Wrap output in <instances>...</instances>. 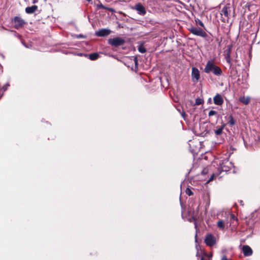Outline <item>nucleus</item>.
<instances>
[{
	"label": "nucleus",
	"mask_w": 260,
	"mask_h": 260,
	"mask_svg": "<svg viewBox=\"0 0 260 260\" xmlns=\"http://www.w3.org/2000/svg\"><path fill=\"white\" fill-rule=\"evenodd\" d=\"M204 72L209 73L212 72L216 76H220L222 74V71L218 66H215L212 61H209L204 69Z\"/></svg>",
	"instance_id": "obj_1"
},
{
	"label": "nucleus",
	"mask_w": 260,
	"mask_h": 260,
	"mask_svg": "<svg viewBox=\"0 0 260 260\" xmlns=\"http://www.w3.org/2000/svg\"><path fill=\"white\" fill-rule=\"evenodd\" d=\"M230 218L231 219H236V217L233 214H227L226 219L225 220H219L217 223V226L221 229L223 230L225 228L226 224H228L229 223L228 219Z\"/></svg>",
	"instance_id": "obj_2"
},
{
	"label": "nucleus",
	"mask_w": 260,
	"mask_h": 260,
	"mask_svg": "<svg viewBox=\"0 0 260 260\" xmlns=\"http://www.w3.org/2000/svg\"><path fill=\"white\" fill-rule=\"evenodd\" d=\"M188 30L191 33L196 36H200L203 38H206L207 36V33L202 29L200 28L191 26L188 28Z\"/></svg>",
	"instance_id": "obj_3"
},
{
	"label": "nucleus",
	"mask_w": 260,
	"mask_h": 260,
	"mask_svg": "<svg viewBox=\"0 0 260 260\" xmlns=\"http://www.w3.org/2000/svg\"><path fill=\"white\" fill-rule=\"evenodd\" d=\"M125 41L123 39L116 37L109 40V44L115 47H118L124 44Z\"/></svg>",
	"instance_id": "obj_4"
},
{
	"label": "nucleus",
	"mask_w": 260,
	"mask_h": 260,
	"mask_svg": "<svg viewBox=\"0 0 260 260\" xmlns=\"http://www.w3.org/2000/svg\"><path fill=\"white\" fill-rule=\"evenodd\" d=\"M191 76L192 82L196 83H197L200 78L199 70L195 67L192 68Z\"/></svg>",
	"instance_id": "obj_5"
},
{
	"label": "nucleus",
	"mask_w": 260,
	"mask_h": 260,
	"mask_svg": "<svg viewBox=\"0 0 260 260\" xmlns=\"http://www.w3.org/2000/svg\"><path fill=\"white\" fill-rule=\"evenodd\" d=\"M14 27L16 29H19L23 27L25 24L24 21L19 17H15L12 21Z\"/></svg>",
	"instance_id": "obj_6"
},
{
	"label": "nucleus",
	"mask_w": 260,
	"mask_h": 260,
	"mask_svg": "<svg viewBox=\"0 0 260 260\" xmlns=\"http://www.w3.org/2000/svg\"><path fill=\"white\" fill-rule=\"evenodd\" d=\"M205 242L207 245L211 247L215 244V239L212 235L209 234L205 237Z\"/></svg>",
	"instance_id": "obj_7"
},
{
	"label": "nucleus",
	"mask_w": 260,
	"mask_h": 260,
	"mask_svg": "<svg viewBox=\"0 0 260 260\" xmlns=\"http://www.w3.org/2000/svg\"><path fill=\"white\" fill-rule=\"evenodd\" d=\"M133 9L136 10L139 15H144L146 13L145 7L141 3L136 4Z\"/></svg>",
	"instance_id": "obj_8"
},
{
	"label": "nucleus",
	"mask_w": 260,
	"mask_h": 260,
	"mask_svg": "<svg viewBox=\"0 0 260 260\" xmlns=\"http://www.w3.org/2000/svg\"><path fill=\"white\" fill-rule=\"evenodd\" d=\"M111 33V30L109 29H101L95 32V35L98 37H104L109 35Z\"/></svg>",
	"instance_id": "obj_9"
},
{
	"label": "nucleus",
	"mask_w": 260,
	"mask_h": 260,
	"mask_svg": "<svg viewBox=\"0 0 260 260\" xmlns=\"http://www.w3.org/2000/svg\"><path fill=\"white\" fill-rule=\"evenodd\" d=\"M213 101L214 104L218 106H221L223 103V100L222 98L221 95L219 94H217L214 98H213Z\"/></svg>",
	"instance_id": "obj_10"
},
{
	"label": "nucleus",
	"mask_w": 260,
	"mask_h": 260,
	"mask_svg": "<svg viewBox=\"0 0 260 260\" xmlns=\"http://www.w3.org/2000/svg\"><path fill=\"white\" fill-rule=\"evenodd\" d=\"M242 251L245 256H250L252 254V249L248 245H244L242 247Z\"/></svg>",
	"instance_id": "obj_11"
},
{
	"label": "nucleus",
	"mask_w": 260,
	"mask_h": 260,
	"mask_svg": "<svg viewBox=\"0 0 260 260\" xmlns=\"http://www.w3.org/2000/svg\"><path fill=\"white\" fill-rule=\"evenodd\" d=\"M231 11L230 7H224L221 11V15H223L226 20L229 19V12Z\"/></svg>",
	"instance_id": "obj_12"
},
{
	"label": "nucleus",
	"mask_w": 260,
	"mask_h": 260,
	"mask_svg": "<svg viewBox=\"0 0 260 260\" xmlns=\"http://www.w3.org/2000/svg\"><path fill=\"white\" fill-rule=\"evenodd\" d=\"M38 9V7L36 5L32 6L31 7H28L25 8V12L27 14H32L34 13Z\"/></svg>",
	"instance_id": "obj_13"
},
{
	"label": "nucleus",
	"mask_w": 260,
	"mask_h": 260,
	"mask_svg": "<svg viewBox=\"0 0 260 260\" xmlns=\"http://www.w3.org/2000/svg\"><path fill=\"white\" fill-rule=\"evenodd\" d=\"M225 118L228 119L227 124H229L231 126L235 124L236 121L232 115H230L228 117H225Z\"/></svg>",
	"instance_id": "obj_14"
},
{
	"label": "nucleus",
	"mask_w": 260,
	"mask_h": 260,
	"mask_svg": "<svg viewBox=\"0 0 260 260\" xmlns=\"http://www.w3.org/2000/svg\"><path fill=\"white\" fill-rule=\"evenodd\" d=\"M225 125H226V124H223L221 126H220V127H219L217 129H216L215 131V134H216V135H217V136L220 135L222 133L223 129L224 128V127L225 126Z\"/></svg>",
	"instance_id": "obj_15"
},
{
	"label": "nucleus",
	"mask_w": 260,
	"mask_h": 260,
	"mask_svg": "<svg viewBox=\"0 0 260 260\" xmlns=\"http://www.w3.org/2000/svg\"><path fill=\"white\" fill-rule=\"evenodd\" d=\"M239 101L245 105H247L250 102V98L248 97L240 98Z\"/></svg>",
	"instance_id": "obj_16"
},
{
	"label": "nucleus",
	"mask_w": 260,
	"mask_h": 260,
	"mask_svg": "<svg viewBox=\"0 0 260 260\" xmlns=\"http://www.w3.org/2000/svg\"><path fill=\"white\" fill-rule=\"evenodd\" d=\"M99 57V55L97 53H91L89 55V58L91 60H95Z\"/></svg>",
	"instance_id": "obj_17"
},
{
	"label": "nucleus",
	"mask_w": 260,
	"mask_h": 260,
	"mask_svg": "<svg viewBox=\"0 0 260 260\" xmlns=\"http://www.w3.org/2000/svg\"><path fill=\"white\" fill-rule=\"evenodd\" d=\"M204 102V101L203 99L201 98H197L196 100V105H200L203 104Z\"/></svg>",
	"instance_id": "obj_18"
},
{
	"label": "nucleus",
	"mask_w": 260,
	"mask_h": 260,
	"mask_svg": "<svg viewBox=\"0 0 260 260\" xmlns=\"http://www.w3.org/2000/svg\"><path fill=\"white\" fill-rule=\"evenodd\" d=\"M196 23L197 25H199L201 26L204 27V25L203 23L199 19H197L195 20Z\"/></svg>",
	"instance_id": "obj_19"
},
{
	"label": "nucleus",
	"mask_w": 260,
	"mask_h": 260,
	"mask_svg": "<svg viewBox=\"0 0 260 260\" xmlns=\"http://www.w3.org/2000/svg\"><path fill=\"white\" fill-rule=\"evenodd\" d=\"M138 50L141 53H145L146 52V49L143 46H140L138 48Z\"/></svg>",
	"instance_id": "obj_20"
},
{
	"label": "nucleus",
	"mask_w": 260,
	"mask_h": 260,
	"mask_svg": "<svg viewBox=\"0 0 260 260\" xmlns=\"http://www.w3.org/2000/svg\"><path fill=\"white\" fill-rule=\"evenodd\" d=\"M217 112L215 111H213V110H211L209 112V114H208V115L209 116L211 117V116H212L214 115H216L217 114Z\"/></svg>",
	"instance_id": "obj_21"
},
{
	"label": "nucleus",
	"mask_w": 260,
	"mask_h": 260,
	"mask_svg": "<svg viewBox=\"0 0 260 260\" xmlns=\"http://www.w3.org/2000/svg\"><path fill=\"white\" fill-rule=\"evenodd\" d=\"M186 193L189 196H191L193 194V192H192V191L189 189V188H187L186 190Z\"/></svg>",
	"instance_id": "obj_22"
},
{
	"label": "nucleus",
	"mask_w": 260,
	"mask_h": 260,
	"mask_svg": "<svg viewBox=\"0 0 260 260\" xmlns=\"http://www.w3.org/2000/svg\"><path fill=\"white\" fill-rule=\"evenodd\" d=\"M9 86L10 85L8 83H7L6 85L2 87V89L4 91H6L8 87H9Z\"/></svg>",
	"instance_id": "obj_23"
},
{
	"label": "nucleus",
	"mask_w": 260,
	"mask_h": 260,
	"mask_svg": "<svg viewBox=\"0 0 260 260\" xmlns=\"http://www.w3.org/2000/svg\"><path fill=\"white\" fill-rule=\"evenodd\" d=\"M214 176V174H212L210 179H209L208 182L212 181L213 180Z\"/></svg>",
	"instance_id": "obj_24"
},
{
	"label": "nucleus",
	"mask_w": 260,
	"mask_h": 260,
	"mask_svg": "<svg viewBox=\"0 0 260 260\" xmlns=\"http://www.w3.org/2000/svg\"><path fill=\"white\" fill-rule=\"evenodd\" d=\"M221 260H228V258L226 257V256H223L222 257H221Z\"/></svg>",
	"instance_id": "obj_25"
},
{
	"label": "nucleus",
	"mask_w": 260,
	"mask_h": 260,
	"mask_svg": "<svg viewBox=\"0 0 260 260\" xmlns=\"http://www.w3.org/2000/svg\"><path fill=\"white\" fill-rule=\"evenodd\" d=\"M78 38H83V36L81 35H78L77 37Z\"/></svg>",
	"instance_id": "obj_26"
},
{
	"label": "nucleus",
	"mask_w": 260,
	"mask_h": 260,
	"mask_svg": "<svg viewBox=\"0 0 260 260\" xmlns=\"http://www.w3.org/2000/svg\"><path fill=\"white\" fill-rule=\"evenodd\" d=\"M227 61H228V62H229V61H230V56H229V55L228 56V58H227Z\"/></svg>",
	"instance_id": "obj_27"
},
{
	"label": "nucleus",
	"mask_w": 260,
	"mask_h": 260,
	"mask_svg": "<svg viewBox=\"0 0 260 260\" xmlns=\"http://www.w3.org/2000/svg\"><path fill=\"white\" fill-rule=\"evenodd\" d=\"M212 254H211L210 255H209V258H211V257H212Z\"/></svg>",
	"instance_id": "obj_28"
},
{
	"label": "nucleus",
	"mask_w": 260,
	"mask_h": 260,
	"mask_svg": "<svg viewBox=\"0 0 260 260\" xmlns=\"http://www.w3.org/2000/svg\"><path fill=\"white\" fill-rule=\"evenodd\" d=\"M86 1H88V2H90V1H91V0H86Z\"/></svg>",
	"instance_id": "obj_29"
},
{
	"label": "nucleus",
	"mask_w": 260,
	"mask_h": 260,
	"mask_svg": "<svg viewBox=\"0 0 260 260\" xmlns=\"http://www.w3.org/2000/svg\"><path fill=\"white\" fill-rule=\"evenodd\" d=\"M210 101H211V99H209V102H210Z\"/></svg>",
	"instance_id": "obj_30"
},
{
	"label": "nucleus",
	"mask_w": 260,
	"mask_h": 260,
	"mask_svg": "<svg viewBox=\"0 0 260 260\" xmlns=\"http://www.w3.org/2000/svg\"><path fill=\"white\" fill-rule=\"evenodd\" d=\"M210 101H211V99H209V102H210Z\"/></svg>",
	"instance_id": "obj_31"
},
{
	"label": "nucleus",
	"mask_w": 260,
	"mask_h": 260,
	"mask_svg": "<svg viewBox=\"0 0 260 260\" xmlns=\"http://www.w3.org/2000/svg\"><path fill=\"white\" fill-rule=\"evenodd\" d=\"M201 260H204V258L202 257V258H201Z\"/></svg>",
	"instance_id": "obj_32"
}]
</instances>
